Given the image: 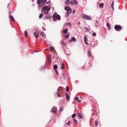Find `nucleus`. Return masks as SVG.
<instances>
[{"instance_id":"obj_15","label":"nucleus","mask_w":127,"mask_h":127,"mask_svg":"<svg viewBox=\"0 0 127 127\" xmlns=\"http://www.w3.org/2000/svg\"><path fill=\"white\" fill-rule=\"evenodd\" d=\"M9 18L11 20L12 22L14 21V19L13 16L10 15H9Z\"/></svg>"},{"instance_id":"obj_6","label":"nucleus","mask_w":127,"mask_h":127,"mask_svg":"<svg viewBox=\"0 0 127 127\" xmlns=\"http://www.w3.org/2000/svg\"><path fill=\"white\" fill-rule=\"evenodd\" d=\"M70 3L72 4L75 5L77 4V2L76 0H71Z\"/></svg>"},{"instance_id":"obj_13","label":"nucleus","mask_w":127,"mask_h":127,"mask_svg":"<svg viewBox=\"0 0 127 127\" xmlns=\"http://www.w3.org/2000/svg\"><path fill=\"white\" fill-rule=\"evenodd\" d=\"M60 64H61V68L62 69H63L64 68V63L62 62L61 63H60Z\"/></svg>"},{"instance_id":"obj_31","label":"nucleus","mask_w":127,"mask_h":127,"mask_svg":"<svg viewBox=\"0 0 127 127\" xmlns=\"http://www.w3.org/2000/svg\"><path fill=\"white\" fill-rule=\"evenodd\" d=\"M59 92H58L57 93H56V94H55V95L56 96H57L58 97H60V95L59 94Z\"/></svg>"},{"instance_id":"obj_38","label":"nucleus","mask_w":127,"mask_h":127,"mask_svg":"<svg viewBox=\"0 0 127 127\" xmlns=\"http://www.w3.org/2000/svg\"><path fill=\"white\" fill-rule=\"evenodd\" d=\"M97 114V112L96 111H95V112L94 113V115L95 116H96Z\"/></svg>"},{"instance_id":"obj_44","label":"nucleus","mask_w":127,"mask_h":127,"mask_svg":"<svg viewBox=\"0 0 127 127\" xmlns=\"http://www.w3.org/2000/svg\"><path fill=\"white\" fill-rule=\"evenodd\" d=\"M70 123V121H69L67 123V125H68L69 126V124Z\"/></svg>"},{"instance_id":"obj_26","label":"nucleus","mask_w":127,"mask_h":127,"mask_svg":"<svg viewBox=\"0 0 127 127\" xmlns=\"http://www.w3.org/2000/svg\"><path fill=\"white\" fill-rule=\"evenodd\" d=\"M107 27L108 28V30H109L110 28V27L109 26V23H107Z\"/></svg>"},{"instance_id":"obj_19","label":"nucleus","mask_w":127,"mask_h":127,"mask_svg":"<svg viewBox=\"0 0 127 127\" xmlns=\"http://www.w3.org/2000/svg\"><path fill=\"white\" fill-rule=\"evenodd\" d=\"M104 4L102 3H101L99 5V7L100 8H103V7Z\"/></svg>"},{"instance_id":"obj_27","label":"nucleus","mask_w":127,"mask_h":127,"mask_svg":"<svg viewBox=\"0 0 127 127\" xmlns=\"http://www.w3.org/2000/svg\"><path fill=\"white\" fill-rule=\"evenodd\" d=\"M25 35L26 38H27L28 36V33L26 31H25Z\"/></svg>"},{"instance_id":"obj_32","label":"nucleus","mask_w":127,"mask_h":127,"mask_svg":"<svg viewBox=\"0 0 127 127\" xmlns=\"http://www.w3.org/2000/svg\"><path fill=\"white\" fill-rule=\"evenodd\" d=\"M69 1L67 0H66L65 2V4L66 5H67L68 4V3L69 2Z\"/></svg>"},{"instance_id":"obj_30","label":"nucleus","mask_w":127,"mask_h":127,"mask_svg":"<svg viewBox=\"0 0 127 127\" xmlns=\"http://www.w3.org/2000/svg\"><path fill=\"white\" fill-rule=\"evenodd\" d=\"M50 51H52L53 50H54V48L53 47H51L50 48Z\"/></svg>"},{"instance_id":"obj_47","label":"nucleus","mask_w":127,"mask_h":127,"mask_svg":"<svg viewBox=\"0 0 127 127\" xmlns=\"http://www.w3.org/2000/svg\"><path fill=\"white\" fill-rule=\"evenodd\" d=\"M80 24V22L78 23V24L79 25V24Z\"/></svg>"},{"instance_id":"obj_23","label":"nucleus","mask_w":127,"mask_h":127,"mask_svg":"<svg viewBox=\"0 0 127 127\" xmlns=\"http://www.w3.org/2000/svg\"><path fill=\"white\" fill-rule=\"evenodd\" d=\"M62 90V87L61 86L57 90V92H59L60 91H61Z\"/></svg>"},{"instance_id":"obj_4","label":"nucleus","mask_w":127,"mask_h":127,"mask_svg":"<svg viewBox=\"0 0 127 127\" xmlns=\"http://www.w3.org/2000/svg\"><path fill=\"white\" fill-rule=\"evenodd\" d=\"M82 17L84 19L86 20H89L91 19V18L87 15H84V14H82Z\"/></svg>"},{"instance_id":"obj_11","label":"nucleus","mask_w":127,"mask_h":127,"mask_svg":"<svg viewBox=\"0 0 127 127\" xmlns=\"http://www.w3.org/2000/svg\"><path fill=\"white\" fill-rule=\"evenodd\" d=\"M34 35L36 38H38V33L37 32H35L34 33Z\"/></svg>"},{"instance_id":"obj_10","label":"nucleus","mask_w":127,"mask_h":127,"mask_svg":"<svg viewBox=\"0 0 127 127\" xmlns=\"http://www.w3.org/2000/svg\"><path fill=\"white\" fill-rule=\"evenodd\" d=\"M67 11L66 13V15L67 16H68L69 14H70L72 10L70 9H69Z\"/></svg>"},{"instance_id":"obj_1","label":"nucleus","mask_w":127,"mask_h":127,"mask_svg":"<svg viewBox=\"0 0 127 127\" xmlns=\"http://www.w3.org/2000/svg\"><path fill=\"white\" fill-rule=\"evenodd\" d=\"M47 0H37V2L39 6L40 7L44 5L46 2Z\"/></svg>"},{"instance_id":"obj_7","label":"nucleus","mask_w":127,"mask_h":127,"mask_svg":"<svg viewBox=\"0 0 127 127\" xmlns=\"http://www.w3.org/2000/svg\"><path fill=\"white\" fill-rule=\"evenodd\" d=\"M53 67L56 74H58L57 73V70L56 69L57 68H58L57 65L56 64H55V65H54L53 66Z\"/></svg>"},{"instance_id":"obj_9","label":"nucleus","mask_w":127,"mask_h":127,"mask_svg":"<svg viewBox=\"0 0 127 127\" xmlns=\"http://www.w3.org/2000/svg\"><path fill=\"white\" fill-rule=\"evenodd\" d=\"M84 41L85 42V43L87 45H88V44L87 43V41H88V38L86 36H84Z\"/></svg>"},{"instance_id":"obj_43","label":"nucleus","mask_w":127,"mask_h":127,"mask_svg":"<svg viewBox=\"0 0 127 127\" xmlns=\"http://www.w3.org/2000/svg\"><path fill=\"white\" fill-rule=\"evenodd\" d=\"M73 120L74 121H75V122L76 123H77V120L75 119V118H74L73 119Z\"/></svg>"},{"instance_id":"obj_17","label":"nucleus","mask_w":127,"mask_h":127,"mask_svg":"<svg viewBox=\"0 0 127 127\" xmlns=\"http://www.w3.org/2000/svg\"><path fill=\"white\" fill-rule=\"evenodd\" d=\"M64 9L66 11L68 10L69 9H70L69 7L66 6L65 7Z\"/></svg>"},{"instance_id":"obj_33","label":"nucleus","mask_w":127,"mask_h":127,"mask_svg":"<svg viewBox=\"0 0 127 127\" xmlns=\"http://www.w3.org/2000/svg\"><path fill=\"white\" fill-rule=\"evenodd\" d=\"M57 15V13L56 12H55L54 14L53 15V16H52V17H54L55 15Z\"/></svg>"},{"instance_id":"obj_42","label":"nucleus","mask_w":127,"mask_h":127,"mask_svg":"<svg viewBox=\"0 0 127 127\" xmlns=\"http://www.w3.org/2000/svg\"><path fill=\"white\" fill-rule=\"evenodd\" d=\"M84 29L86 31L88 30L89 29H88L87 27H85L84 28Z\"/></svg>"},{"instance_id":"obj_12","label":"nucleus","mask_w":127,"mask_h":127,"mask_svg":"<svg viewBox=\"0 0 127 127\" xmlns=\"http://www.w3.org/2000/svg\"><path fill=\"white\" fill-rule=\"evenodd\" d=\"M76 41V39L74 37H73L70 40V42H75Z\"/></svg>"},{"instance_id":"obj_35","label":"nucleus","mask_w":127,"mask_h":127,"mask_svg":"<svg viewBox=\"0 0 127 127\" xmlns=\"http://www.w3.org/2000/svg\"><path fill=\"white\" fill-rule=\"evenodd\" d=\"M69 34L66 35H65V38H66V39H67L68 38V37L69 36Z\"/></svg>"},{"instance_id":"obj_39","label":"nucleus","mask_w":127,"mask_h":127,"mask_svg":"<svg viewBox=\"0 0 127 127\" xmlns=\"http://www.w3.org/2000/svg\"><path fill=\"white\" fill-rule=\"evenodd\" d=\"M69 90V88L68 86H67L66 87V90L67 92H68Z\"/></svg>"},{"instance_id":"obj_46","label":"nucleus","mask_w":127,"mask_h":127,"mask_svg":"<svg viewBox=\"0 0 127 127\" xmlns=\"http://www.w3.org/2000/svg\"><path fill=\"white\" fill-rule=\"evenodd\" d=\"M85 67V66L84 65H83L82 66V68H83Z\"/></svg>"},{"instance_id":"obj_14","label":"nucleus","mask_w":127,"mask_h":127,"mask_svg":"<svg viewBox=\"0 0 127 127\" xmlns=\"http://www.w3.org/2000/svg\"><path fill=\"white\" fill-rule=\"evenodd\" d=\"M65 95H66V97L67 99V101H68L70 98V97L68 95V94L66 93H65Z\"/></svg>"},{"instance_id":"obj_5","label":"nucleus","mask_w":127,"mask_h":127,"mask_svg":"<svg viewBox=\"0 0 127 127\" xmlns=\"http://www.w3.org/2000/svg\"><path fill=\"white\" fill-rule=\"evenodd\" d=\"M55 20H57V19L59 20L60 19V15H55L54 17H52Z\"/></svg>"},{"instance_id":"obj_28","label":"nucleus","mask_w":127,"mask_h":127,"mask_svg":"<svg viewBox=\"0 0 127 127\" xmlns=\"http://www.w3.org/2000/svg\"><path fill=\"white\" fill-rule=\"evenodd\" d=\"M62 44L63 45V46H66V44L64 42V41H63L62 40Z\"/></svg>"},{"instance_id":"obj_37","label":"nucleus","mask_w":127,"mask_h":127,"mask_svg":"<svg viewBox=\"0 0 127 127\" xmlns=\"http://www.w3.org/2000/svg\"><path fill=\"white\" fill-rule=\"evenodd\" d=\"M76 116V114H74L71 116V118H73Z\"/></svg>"},{"instance_id":"obj_29","label":"nucleus","mask_w":127,"mask_h":127,"mask_svg":"<svg viewBox=\"0 0 127 127\" xmlns=\"http://www.w3.org/2000/svg\"><path fill=\"white\" fill-rule=\"evenodd\" d=\"M43 14H40L39 16V18L40 19L42 18L43 17Z\"/></svg>"},{"instance_id":"obj_18","label":"nucleus","mask_w":127,"mask_h":127,"mask_svg":"<svg viewBox=\"0 0 127 127\" xmlns=\"http://www.w3.org/2000/svg\"><path fill=\"white\" fill-rule=\"evenodd\" d=\"M41 34L42 36V37L44 38L45 37V35L44 33L43 32H42L41 33Z\"/></svg>"},{"instance_id":"obj_45","label":"nucleus","mask_w":127,"mask_h":127,"mask_svg":"<svg viewBox=\"0 0 127 127\" xmlns=\"http://www.w3.org/2000/svg\"><path fill=\"white\" fill-rule=\"evenodd\" d=\"M75 12V10H74L72 12V13L73 14H74Z\"/></svg>"},{"instance_id":"obj_40","label":"nucleus","mask_w":127,"mask_h":127,"mask_svg":"<svg viewBox=\"0 0 127 127\" xmlns=\"http://www.w3.org/2000/svg\"><path fill=\"white\" fill-rule=\"evenodd\" d=\"M92 35L93 36H96V33H92Z\"/></svg>"},{"instance_id":"obj_2","label":"nucleus","mask_w":127,"mask_h":127,"mask_svg":"<svg viewBox=\"0 0 127 127\" xmlns=\"http://www.w3.org/2000/svg\"><path fill=\"white\" fill-rule=\"evenodd\" d=\"M50 9L49 8L48 6H46L43 7L42 9V11H44L45 14H47L48 13V11Z\"/></svg>"},{"instance_id":"obj_24","label":"nucleus","mask_w":127,"mask_h":127,"mask_svg":"<svg viewBox=\"0 0 127 127\" xmlns=\"http://www.w3.org/2000/svg\"><path fill=\"white\" fill-rule=\"evenodd\" d=\"M88 55L89 57H91L92 55L91 52L90 51L88 52Z\"/></svg>"},{"instance_id":"obj_48","label":"nucleus","mask_w":127,"mask_h":127,"mask_svg":"<svg viewBox=\"0 0 127 127\" xmlns=\"http://www.w3.org/2000/svg\"><path fill=\"white\" fill-rule=\"evenodd\" d=\"M67 0L68 1H69V0Z\"/></svg>"},{"instance_id":"obj_25","label":"nucleus","mask_w":127,"mask_h":127,"mask_svg":"<svg viewBox=\"0 0 127 127\" xmlns=\"http://www.w3.org/2000/svg\"><path fill=\"white\" fill-rule=\"evenodd\" d=\"M50 17V16L49 14H47L45 16V18L46 19H48Z\"/></svg>"},{"instance_id":"obj_36","label":"nucleus","mask_w":127,"mask_h":127,"mask_svg":"<svg viewBox=\"0 0 127 127\" xmlns=\"http://www.w3.org/2000/svg\"><path fill=\"white\" fill-rule=\"evenodd\" d=\"M95 125L96 126H97V124H98V123H97V120H95Z\"/></svg>"},{"instance_id":"obj_41","label":"nucleus","mask_w":127,"mask_h":127,"mask_svg":"<svg viewBox=\"0 0 127 127\" xmlns=\"http://www.w3.org/2000/svg\"><path fill=\"white\" fill-rule=\"evenodd\" d=\"M63 107H61L60 108V112L62 111L63 110Z\"/></svg>"},{"instance_id":"obj_21","label":"nucleus","mask_w":127,"mask_h":127,"mask_svg":"<svg viewBox=\"0 0 127 127\" xmlns=\"http://www.w3.org/2000/svg\"><path fill=\"white\" fill-rule=\"evenodd\" d=\"M75 100L77 101L78 102H79L80 101V100H79V98L77 97H75Z\"/></svg>"},{"instance_id":"obj_34","label":"nucleus","mask_w":127,"mask_h":127,"mask_svg":"<svg viewBox=\"0 0 127 127\" xmlns=\"http://www.w3.org/2000/svg\"><path fill=\"white\" fill-rule=\"evenodd\" d=\"M66 24L68 26H71V24L70 23H68Z\"/></svg>"},{"instance_id":"obj_49","label":"nucleus","mask_w":127,"mask_h":127,"mask_svg":"<svg viewBox=\"0 0 127 127\" xmlns=\"http://www.w3.org/2000/svg\"><path fill=\"white\" fill-rule=\"evenodd\" d=\"M49 2L48 1V2H47V3H48Z\"/></svg>"},{"instance_id":"obj_3","label":"nucleus","mask_w":127,"mask_h":127,"mask_svg":"<svg viewBox=\"0 0 127 127\" xmlns=\"http://www.w3.org/2000/svg\"><path fill=\"white\" fill-rule=\"evenodd\" d=\"M114 28L115 30L118 31H120L121 29V27L119 25H116Z\"/></svg>"},{"instance_id":"obj_8","label":"nucleus","mask_w":127,"mask_h":127,"mask_svg":"<svg viewBox=\"0 0 127 127\" xmlns=\"http://www.w3.org/2000/svg\"><path fill=\"white\" fill-rule=\"evenodd\" d=\"M51 112L53 114L57 112V108H53L52 109Z\"/></svg>"},{"instance_id":"obj_20","label":"nucleus","mask_w":127,"mask_h":127,"mask_svg":"<svg viewBox=\"0 0 127 127\" xmlns=\"http://www.w3.org/2000/svg\"><path fill=\"white\" fill-rule=\"evenodd\" d=\"M68 30L67 29H66L64 30L63 31V33L65 34L67 32Z\"/></svg>"},{"instance_id":"obj_22","label":"nucleus","mask_w":127,"mask_h":127,"mask_svg":"<svg viewBox=\"0 0 127 127\" xmlns=\"http://www.w3.org/2000/svg\"><path fill=\"white\" fill-rule=\"evenodd\" d=\"M78 117H79L80 119H82L83 118V117H82V115L80 113H79L78 114Z\"/></svg>"},{"instance_id":"obj_16","label":"nucleus","mask_w":127,"mask_h":127,"mask_svg":"<svg viewBox=\"0 0 127 127\" xmlns=\"http://www.w3.org/2000/svg\"><path fill=\"white\" fill-rule=\"evenodd\" d=\"M114 5V1H112L111 4L110 5V7H112V9L113 10V11L114 10V7H113V5Z\"/></svg>"}]
</instances>
